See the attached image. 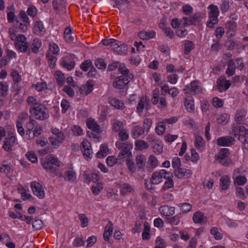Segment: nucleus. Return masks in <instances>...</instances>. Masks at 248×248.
<instances>
[{"label": "nucleus", "mask_w": 248, "mask_h": 248, "mask_svg": "<svg viewBox=\"0 0 248 248\" xmlns=\"http://www.w3.org/2000/svg\"><path fill=\"white\" fill-rule=\"evenodd\" d=\"M27 103L29 106V112L34 119L41 121L47 119L49 117L47 108L36 97L30 95L27 99Z\"/></svg>", "instance_id": "1"}, {"label": "nucleus", "mask_w": 248, "mask_h": 248, "mask_svg": "<svg viewBox=\"0 0 248 248\" xmlns=\"http://www.w3.org/2000/svg\"><path fill=\"white\" fill-rule=\"evenodd\" d=\"M51 132L53 135L48 138V141L54 148H57L65 140V135L61 130L55 127L52 128Z\"/></svg>", "instance_id": "2"}, {"label": "nucleus", "mask_w": 248, "mask_h": 248, "mask_svg": "<svg viewBox=\"0 0 248 248\" xmlns=\"http://www.w3.org/2000/svg\"><path fill=\"white\" fill-rule=\"evenodd\" d=\"M30 25V20L26 13L21 11L16 18L15 26L20 32H25L28 30V26Z\"/></svg>", "instance_id": "3"}, {"label": "nucleus", "mask_w": 248, "mask_h": 248, "mask_svg": "<svg viewBox=\"0 0 248 248\" xmlns=\"http://www.w3.org/2000/svg\"><path fill=\"white\" fill-rule=\"evenodd\" d=\"M62 163L52 155H47L42 163L44 169L51 172H55L57 170L56 167H60Z\"/></svg>", "instance_id": "4"}, {"label": "nucleus", "mask_w": 248, "mask_h": 248, "mask_svg": "<svg viewBox=\"0 0 248 248\" xmlns=\"http://www.w3.org/2000/svg\"><path fill=\"white\" fill-rule=\"evenodd\" d=\"M207 9L209 10V20L207 21L206 25L209 28L212 29L218 21V16L219 15V11L218 7L214 4L210 5Z\"/></svg>", "instance_id": "5"}, {"label": "nucleus", "mask_w": 248, "mask_h": 248, "mask_svg": "<svg viewBox=\"0 0 248 248\" xmlns=\"http://www.w3.org/2000/svg\"><path fill=\"white\" fill-rule=\"evenodd\" d=\"M115 145L116 147L121 150L120 152L118 155V158L120 160L128 157L131 154V150L132 148V144L127 142H122L117 141Z\"/></svg>", "instance_id": "6"}, {"label": "nucleus", "mask_w": 248, "mask_h": 248, "mask_svg": "<svg viewBox=\"0 0 248 248\" xmlns=\"http://www.w3.org/2000/svg\"><path fill=\"white\" fill-rule=\"evenodd\" d=\"M171 176V172L167 171L165 170L162 169L159 171L153 172L150 178V183L152 185H157L162 181L163 178H168Z\"/></svg>", "instance_id": "7"}, {"label": "nucleus", "mask_w": 248, "mask_h": 248, "mask_svg": "<svg viewBox=\"0 0 248 248\" xmlns=\"http://www.w3.org/2000/svg\"><path fill=\"white\" fill-rule=\"evenodd\" d=\"M183 91L185 94H187L188 96H192L196 93H202V88L200 86L199 81H193L184 88Z\"/></svg>", "instance_id": "8"}, {"label": "nucleus", "mask_w": 248, "mask_h": 248, "mask_svg": "<svg viewBox=\"0 0 248 248\" xmlns=\"http://www.w3.org/2000/svg\"><path fill=\"white\" fill-rule=\"evenodd\" d=\"M16 48L21 52H25L27 51L29 45L27 42L26 37L23 34H19L15 40Z\"/></svg>", "instance_id": "9"}, {"label": "nucleus", "mask_w": 248, "mask_h": 248, "mask_svg": "<svg viewBox=\"0 0 248 248\" xmlns=\"http://www.w3.org/2000/svg\"><path fill=\"white\" fill-rule=\"evenodd\" d=\"M150 99L147 96H142L138 102L137 106L136 111L140 115L144 108L148 110L150 108Z\"/></svg>", "instance_id": "10"}, {"label": "nucleus", "mask_w": 248, "mask_h": 248, "mask_svg": "<svg viewBox=\"0 0 248 248\" xmlns=\"http://www.w3.org/2000/svg\"><path fill=\"white\" fill-rule=\"evenodd\" d=\"M248 130V128L243 126L234 125L230 133V137H232L233 140L234 138L240 139V137L246 136Z\"/></svg>", "instance_id": "11"}, {"label": "nucleus", "mask_w": 248, "mask_h": 248, "mask_svg": "<svg viewBox=\"0 0 248 248\" xmlns=\"http://www.w3.org/2000/svg\"><path fill=\"white\" fill-rule=\"evenodd\" d=\"M31 187L33 194L39 198L42 199L45 197V190L39 183L35 181L32 182L31 184Z\"/></svg>", "instance_id": "12"}, {"label": "nucleus", "mask_w": 248, "mask_h": 248, "mask_svg": "<svg viewBox=\"0 0 248 248\" xmlns=\"http://www.w3.org/2000/svg\"><path fill=\"white\" fill-rule=\"evenodd\" d=\"M130 76L122 75L117 77L113 83V86L118 89H123L129 82Z\"/></svg>", "instance_id": "13"}, {"label": "nucleus", "mask_w": 248, "mask_h": 248, "mask_svg": "<svg viewBox=\"0 0 248 248\" xmlns=\"http://www.w3.org/2000/svg\"><path fill=\"white\" fill-rule=\"evenodd\" d=\"M16 138L15 135L12 133H8L2 148L6 152H10L12 151V147L15 144Z\"/></svg>", "instance_id": "14"}, {"label": "nucleus", "mask_w": 248, "mask_h": 248, "mask_svg": "<svg viewBox=\"0 0 248 248\" xmlns=\"http://www.w3.org/2000/svg\"><path fill=\"white\" fill-rule=\"evenodd\" d=\"M46 28L43 22L40 20H36L34 22L32 32L38 35H43L46 32Z\"/></svg>", "instance_id": "15"}, {"label": "nucleus", "mask_w": 248, "mask_h": 248, "mask_svg": "<svg viewBox=\"0 0 248 248\" xmlns=\"http://www.w3.org/2000/svg\"><path fill=\"white\" fill-rule=\"evenodd\" d=\"M174 175L178 178H188L192 175V171L190 170L185 168H179L174 170Z\"/></svg>", "instance_id": "16"}, {"label": "nucleus", "mask_w": 248, "mask_h": 248, "mask_svg": "<svg viewBox=\"0 0 248 248\" xmlns=\"http://www.w3.org/2000/svg\"><path fill=\"white\" fill-rule=\"evenodd\" d=\"M226 33L229 37H233L235 34L237 29V24L234 21H230L225 24Z\"/></svg>", "instance_id": "17"}, {"label": "nucleus", "mask_w": 248, "mask_h": 248, "mask_svg": "<svg viewBox=\"0 0 248 248\" xmlns=\"http://www.w3.org/2000/svg\"><path fill=\"white\" fill-rule=\"evenodd\" d=\"M234 140L230 136L221 137L217 140V144L220 146H230L234 144Z\"/></svg>", "instance_id": "18"}, {"label": "nucleus", "mask_w": 248, "mask_h": 248, "mask_svg": "<svg viewBox=\"0 0 248 248\" xmlns=\"http://www.w3.org/2000/svg\"><path fill=\"white\" fill-rule=\"evenodd\" d=\"M82 148L81 150L85 157L88 160L92 156V148L90 143L86 140H84L81 143Z\"/></svg>", "instance_id": "19"}, {"label": "nucleus", "mask_w": 248, "mask_h": 248, "mask_svg": "<svg viewBox=\"0 0 248 248\" xmlns=\"http://www.w3.org/2000/svg\"><path fill=\"white\" fill-rule=\"evenodd\" d=\"M158 211L164 216L171 217L175 214V207L164 205L159 208Z\"/></svg>", "instance_id": "20"}, {"label": "nucleus", "mask_w": 248, "mask_h": 248, "mask_svg": "<svg viewBox=\"0 0 248 248\" xmlns=\"http://www.w3.org/2000/svg\"><path fill=\"white\" fill-rule=\"evenodd\" d=\"M52 5L56 12L59 14L64 12L66 9L64 0H53Z\"/></svg>", "instance_id": "21"}, {"label": "nucleus", "mask_w": 248, "mask_h": 248, "mask_svg": "<svg viewBox=\"0 0 248 248\" xmlns=\"http://www.w3.org/2000/svg\"><path fill=\"white\" fill-rule=\"evenodd\" d=\"M193 221L196 224H202L206 222L207 218L203 213L201 211H197L193 216Z\"/></svg>", "instance_id": "22"}, {"label": "nucleus", "mask_w": 248, "mask_h": 248, "mask_svg": "<svg viewBox=\"0 0 248 248\" xmlns=\"http://www.w3.org/2000/svg\"><path fill=\"white\" fill-rule=\"evenodd\" d=\"M217 89L221 92H224L228 90L230 87L231 83L229 80H226L224 78H220L217 81Z\"/></svg>", "instance_id": "23"}, {"label": "nucleus", "mask_w": 248, "mask_h": 248, "mask_svg": "<svg viewBox=\"0 0 248 248\" xmlns=\"http://www.w3.org/2000/svg\"><path fill=\"white\" fill-rule=\"evenodd\" d=\"M63 178L66 181L75 183L77 181V173L73 169H69L65 171Z\"/></svg>", "instance_id": "24"}, {"label": "nucleus", "mask_w": 248, "mask_h": 248, "mask_svg": "<svg viewBox=\"0 0 248 248\" xmlns=\"http://www.w3.org/2000/svg\"><path fill=\"white\" fill-rule=\"evenodd\" d=\"M117 53L121 55H124L127 51V48L125 44H122L117 41V43L113 45L112 48Z\"/></svg>", "instance_id": "25"}, {"label": "nucleus", "mask_w": 248, "mask_h": 248, "mask_svg": "<svg viewBox=\"0 0 248 248\" xmlns=\"http://www.w3.org/2000/svg\"><path fill=\"white\" fill-rule=\"evenodd\" d=\"M145 132L142 127L136 125L134 126L131 129V136L133 138L136 139L143 135Z\"/></svg>", "instance_id": "26"}, {"label": "nucleus", "mask_w": 248, "mask_h": 248, "mask_svg": "<svg viewBox=\"0 0 248 248\" xmlns=\"http://www.w3.org/2000/svg\"><path fill=\"white\" fill-rule=\"evenodd\" d=\"M87 126L89 129L93 130L94 132L99 133L101 131L99 125L93 119H89L87 120Z\"/></svg>", "instance_id": "27"}, {"label": "nucleus", "mask_w": 248, "mask_h": 248, "mask_svg": "<svg viewBox=\"0 0 248 248\" xmlns=\"http://www.w3.org/2000/svg\"><path fill=\"white\" fill-rule=\"evenodd\" d=\"M108 103L114 108L118 109H122L124 108L123 102L115 97H110L108 99Z\"/></svg>", "instance_id": "28"}, {"label": "nucleus", "mask_w": 248, "mask_h": 248, "mask_svg": "<svg viewBox=\"0 0 248 248\" xmlns=\"http://www.w3.org/2000/svg\"><path fill=\"white\" fill-rule=\"evenodd\" d=\"M111 125L112 130L117 132L124 129V124L120 120L117 119H113L111 120Z\"/></svg>", "instance_id": "29"}, {"label": "nucleus", "mask_w": 248, "mask_h": 248, "mask_svg": "<svg viewBox=\"0 0 248 248\" xmlns=\"http://www.w3.org/2000/svg\"><path fill=\"white\" fill-rule=\"evenodd\" d=\"M236 69L235 61L233 59L230 60L227 63V68L226 74L228 76H232L234 75Z\"/></svg>", "instance_id": "30"}, {"label": "nucleus", "mask_w": 248, "mask_h": 248, "mask_svg": "<svg viewBox=\"0 0 248 248\" xmlns=\"http://www.w3.org/2000/svg\"><path fill=\"white\" fill-rule=\"evenodd\" d=\"M155 35V32L154 31H142L139 32V37L142 40H148L154 38Z\"/></svg>", "instance_id": "31"}, {"label": "nucleus", "mask_w": 248, "mask_h": 248, "mask_svg": "<svg viewBox=\"0 0 248 248\" xmlns=\"http://www.w3.org/2000/svg\"><path fill=\"white\" fill-rule=\"evenodd\" d=\"M134 190L133 186L128 183H122L120 185V193L126 195Z\"/></svg>", "instance_id": "32"}, {"label": "nucleus", "mask_w": 248, "mask_h": 248, "mask_svg": "<svg viewBox=\"0 0 248 248\" xmlns=\"http://www.w3.org/2000/svg\"><path fill=\"white\" fill-rule=\"evenodd\" d=\"M221 190H227L230 184V178L228 175L222 176L219 180Z\"/></svg>", "instance_id": "33"}, {"label": "nucleus", "mask_w": 248, "mask_h": 248, "mask_svg": "<svg viewBox=\"0 0 248 248\" xmlns=\"http://www.w3.org/2000/svg\"><path fill=\"white\" fill-rule=\"evenodd\" d=\"M246 111L244 109L238 110L235 115V121L238 124H241L245 120Z\"/></svg>", "instance_id": "34"}, {"label": "nucleus", "mask_w": 248, "mask_h": 248, "mask_svg": "<svg viewBox=\"0 0 248 248\" xmlns=\"http://www.w3.org/2000/svg\"><path fill=\"white\" fill-rule=\"evenodd\" d=\"M61 65L67 70L70 71L74 68L75 63L73 61L70 60L69 58H65L61 61Z\"/></svg>", "instance_id": "35"}, {"label": "nucleus", "mask_w": 248, "mask_h": 248, "mask_svg": "<svg viewBox=\"0 0 248 248\" xmlns=\"http://www.w3.org/2000/svg\"><path fill=\"white\" fill-rule=\"evenodd\" d=\"M113 224L110 221H109L108 223V224L105 229V231L104 232L103 236H104V240L105 241H108L109 237V236H110L112 234V232H113Z\"/></svg>", "instance_id": "36"}, {"label": "nucleus", "mask_w": 248, "mask_h": 248, "mask_svg": "<svg viewBox=\"0 0 248 248\" xmlns=\"http://www.w3.org/2000/svg\"><path fill=\"white\" fill-rule=\"evenodd\" d=\"M184 106L188 112H193L195 110L193 98L191 97L189 99L186 98L184 101Z\"/></svg>", "instance_id": "37"}, {"label": "nucleus", "mask_w": 248, "mask_h": 248, "mask_svg": "<svg viewBox=\"0 0 248 248\" xmlns=\"http://www.w3.org/2000/svg\"><path fill=\"white\" fill-rule=\"evenodd\" d=\"M146 162V158L144 155H140L136 157V163L137 167L140 169H143Z\"/></svg>", "instance_id": "38"}, {"label": "nucleus", "mask_w": 248, "mask_h": 248, "mask_svg": "<svg viewBox=\"0 0 248 248\" xmlns=\"http://www.w3.org/2000/svg\"><path fill=\"white\" fill-rule=\"evenodd\" d=\"M37 125V122L33 119L30 118V121L26 124V134L31 137V134L33 129Z\"/></svg>", "instance_id": "39"}, {"label": "nucleus", "mask_w": 248, "mask_h": 248, "mask_svg": "<svg viewBox=\"0 0 248 248\" xmlns=\"http://www.w3.org/2000/svg\"><path fill=\"white\" fill-rule=\"evenodd\" d=\"M195 147L199 150L202 151L204 148L205 143L203 138L201 136H197L194 140Z\"/></svg>", "instance_id": "40"}, {"label": "nucleus", "mask_w": 248, "mask_h": 248, "mask_svg": "<svg viewBox=\"0 0 248 248\" xmlns=\"http://www.w3.org/2000/svg\"><path fill=\"white\" fill-rule=\"evenodd\" d=\"M230 120L229 115L224 113L219 115L217 119V122L218 124L225 125L228 123Z\"/></svg>", "instance_id": "41"}, {"label": "nucleus", "mask_w": 248, "mask_h": 248, "mask_svg": "<svg viewBox=\"0 0 248 248\" xmlns=\"http://www.w3.org/2000/svg\"><path fill=\"white\" fill-rule=\"evenodd\" d=\"M180 214L176 215L171 217L167 218L166 222L170 223L171 225H178L181 220Z\"/></svg>", "instance_id": "42"}, {"label": "nucleus", "mask_w": 248, "mask_h": 248, "mask_svg": "<svg viewBox=\"0 0 248 248\" xmlns=\"http://www.w3.org/2000/svg\"><path fill=\"white\" fill-rule=\"evenodd\" d=\"M173 175L171 173V176L169 177L168 178H165L167 181L165 182L162 189L165 191L170 188H172L174 186V182L172 180Z\"/></svg>", "instance_id": "43"}, {"label": "nucleus", "mask_w": 248, "mask_h": 248, "mask_svg": "<svg viewBox=\"0 0 248 248\" xmlns=\"http://www.w3.org/2000/svg\"><path fill=\"white\" fill-rule=\"evenodd\" d=\"M148 143L143 140H139L135 141V147L137 150H143L148 148Z\"/></svg>", "instance_id": "44"}, {"label": "nucleus", "mask_w": 248, "mask_h": 248, "mask_svg": "<svg viewBox=\"0 0 248 248\" xmlns=\"http://www.w3.org/2000/svg\"><path fill=\"white\" fill-rule=\"evenodd\" d=\"M166 130L165 122H159L155 128L156 133L159 135H162Z\"/></svg>", "instance_id": "45"}, {"label": "nucleus", "mask_w": 248, "mask_h": 248, "mask_svg": "<svg viewBox=\"0 0 248 248\" xmlns=\"http://www.w3.org/2000/svg\"><path fill=\"white\" fill-rule=\"evenodd\" d=\"M33 86L38 92L45 91L48 89V87L45 81L38 82Z\"/></svg>", "instance_id": "46"}, {"label": "nucleus", "mask_w": 248, "mask_h": 248, "mask_svg": "<svg viewBox=\"0 0 248 248\" xmlns=\"http://www.w3.org/2000/svg\"><path fill=\"white\" fill-rule=\"evenodd\" d=\"M55 78L58 84L62 85L64 84L65 82V77L62 72L60 71H56L55 74Z\"/></svg>", "instance_id": "47"}, {"label": "nucleus", "mask_w": 248, "mask_h": 248, "mask_svg": "<svg viewBox=\"0 0 248 248\" xmlns=\"http://www.w3.org/2000/svg\"><path fill=\"white\" fill-rule=\"evenodd\" d=\"M42 45L41 40L36 38L34 39L32 42L31 50L32 51L35 53L38 52L39 48Z\"/></svg>", "instance_id": "48"}, {"label": "nucleus", "mask_w": 248, "mask_h": 248, "mask_svg": "<svg viewBox=\"0 0 248 248\" xmlns=\"http://www.w3.org/2000/svg\"><path fill=\"white\" fill-rule=\"evenodd\" d=\"M178 205V207L180 208L181 210L184 213H187L190 212L192 208L191 204L189 203H179Z\"/></svg>", "instance_id": "49"}, {"label": "nucleus", "mask_w": 248, "mask_h": 248, "mask_svg": "<svg viewBox=\"0 0 248 248\" xmlns=\"http://www.w3.org/2000/svg\"><path fill=\"white\" fill-rule=\"evenodd\" d=\"M229 154V149L227 148L221 149L217 155V160H223L225 158H227V157Z\"/></svg>", "instance_id": "50"}, {"label": "nucleus", "mask_w": 248, "mask_h": 248, "mask_svg": "<svg viewBox=\"0 0 248 248\" xmlns=\"http://www.w3.org/2000/svg\"><path fill=\"white\" fill-rule=\"evenodd\" d=\"M108 152V148L105 145H102L100 150L96 154L97 158L104 157L107 156Z\"/></svg>", "instance_id": "51"}, {"label": "nucleus", "mask_w": 248, "mask_h": 248, "mask_svg": "<svg viewBox=\"0 0 248 248\" xmlns=\"http://www.w3.org/2000/svg\"><path fill=\"white\" fill-rule=\"evenodd\" d=\"M93 88V85L90 82H87V83L82 87V93L87 95L91 93Z\"/></svg>", "instance_id": "52"}, {"label": "nucleus", "mask_w": 248, "mask_h": 248, "mask_svg": "<svg viewBox=\"0 0 248 248\" xmlns=\"http://www.w3.org/2000/svg\"><path fill=\"white\" fill-rule=\"evenodd\" d=\"M119 138L122 141L127 140L129 138V135L127 130L125 129H123L119 131Z\"/></svg>", "instance_id": "53"}, {"label": "nucleus", "mask_w": 248, "mask_h": 248, "mask_svg": "<svg viewBox=\"0 0 248 248\" xmlns=\"http://www.w3.org/2000/svg\"><path fill=\"white\" fill-rule=\"evenodd\" d=\"M8 87L6 82L4 81L0 82V95L5 96L7 94Z\"/></svg>", "instance_id": "54"}, {"label": "nucleus", "mask_w": 248, "mask_h": 248, "mask_svg": "<svg viewBox=\"0 0 248 248\" xmlns=\"http://www.w3.org/2000/svg\"><path fill=\"white\" fill-rule=\"evenodd\" d=\"M78 218L81 222V226L82 228L86 227L89 224L88 218L84 214H80L78 215Z\"/></svg>", "instance_id": "55"}, {"label": "nucleus", "mask_w": 248, "mask_h": 248, "mask_svg": "<svg viewBox=\"0 0 248 248\" xmlns=\"http://www.w3.org/2000/svg\"><path fill=\"white\" fill-rule=\"evenodd\" d=\"M26 156L32 163H36L38 161L37 155L33 151H29L26 154Z\"/></svg>", "instance_id": "56"}, {"label": "nucleus", "mask_w": 248, "mask_h": 248, "mask_svg": "<svg viewBox=\"0 0 248 248\" xmlns=\"http://www.w3.org/2000/svg\"><path fill=\"white\" fill-rule=\"evenodd\" d=\"M203 16L202 14L200 12L196 13L191 16V21L193 23V25H196L202 20Z\"/></svg>", "instance_id": "57"}, {"label": "nucleus", "mask_w": 248, "mask_h": 248, "mask_svg": "<svg viewBox=\"0 0 248 248\" xmlns=\"http://www.w3.org/2000/svg\"><path fill=\"white\" fill-rule=\"evenodd\" d=\"M210 233L214 236L215 238L217 240H220L223 237V235L218 232L217 227L212 228L210 231Z\"/></svg>", "instance_id": "58"}, {"label": "nucleus", "mask_w": 248, "mask_h": 248, "mask_svg": "<svg viewBox=\"0 0 248 248\" xmlns=\"http://www.w3.org/2000/svg\"><path fill=\"white\" fill-rule=\"evenodd\" d=\"M176 34L179 37H185L187 34V31L184 27L178 28L176 30Z\"/></svg>", "instance_id": "59"}, {"label": "nucleus", "mask_w": 248, "mask_h": 248, "mask_svg": "<svg viewBox=\"0 0 248 248\" xmlns=\"http://www.w3.org/2000/svg\"><path fill=\"white\" fill-rule=\"evenodd\" d=\"M153 122L152 120L150 118H146L143 121V126L144 130L145 131L148 132L150 128L152 126Z\"/></svg>", "instance_id": "60"}, {"label": "nucleus", "mask_w": 248, "mask_h": 248, "mask_svg": "<svg viewBox=\"0 0 248 248\" xmlns=\"http://www.w3.org/2000/svg\"><path fill=\"white\" fill-rule=\"evenodd\" d=\"M230 8V2L228 0H222L220 5V10L222 13L228 11Z\"/></svg>", "instance_id": "61"}, {"label": "nucleus", "mask_w": 248, "mask_h": 248, "mask_svg": "<svg viewBox=\"0 0 248 248\" xmlns=\"http://www.w3.org/2000/svg\"><path fill=\"white\" fill-rule=\"evenodd\" d=\"M102 43L105 46H109L112 49L113 45L117 43V40L112 38L105 39L102 41Z\"/></svg>", "instance_id": "62"}, {"label": "nucleus", "mask_w": 248, "mask_h": 248, "mask_svg": "<svg viewBox=\"0 0 248 248\" xmlns=\"http://www.w3.org/2000/svg\"><path fill=\"white\" fill-rule=\"evenodd\" d=\"M191 160L193 163H196L200 159V156L199 154L194 148H192L191 149Z\"/></svg>", "instance_id": "63"}, {"label": "nucleus", "mask_w": 248, "mask_h": 248, "mask_svg": "<svg viewBox=\"0 0 248 248\" xmlns=\"http://www.w3.org/2000/svg\"><path fill=\"white\" fill-rule=\"evenodd\" d=\"M194 44L192 42L187 41L185 44V53L186 54L194 48Z\"/></svg>", "instance_id": "64"}]
</instances>
